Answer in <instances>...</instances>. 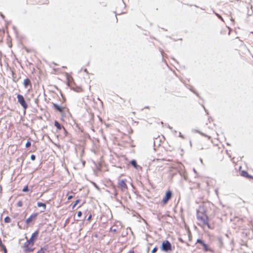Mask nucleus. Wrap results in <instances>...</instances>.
Segmentation results:
<instances>
[{"label":"nucleus","instance_id":"57","mask_svg":"<svg viewBox=\"0 0 253 253\" xmlns=\"http://www.w3.org/2000/svg\"><path fill=\"white\" fill-rule=\"evenodd\" d=\"M114 13H115L116 14V11H114Z\"/></svg>","mask_w":253,"mask_h":253},{"label":"nucleus","instance_id":"19","mask_svg":"<svg viewBox=\"0 0 253 253\" xmlns=\"http://www.w3.org/2000/svg\"><path fill=\"white\" fill-rule=\"evenodd\" d=\"M241 175L246 178H247V177L249 176V174L247 171L242 170L241 172Z\"/></svg>","mask_w":253,"mask_h":253},{"label":"nucleus","instance_id":"29","mask_svg":"<svg viewBox=\"0 0 253 253\" xmlns=\"http://www.w3.org/2000/svg\"><path fill=\"white\" fill-rule=\"evenodd\" d=\"M83 213H82V212L81 211H79L78 212H77V216L78 217H81Z\"/></svg>","mask_w":253,"mask_h":253},{"label":"nucleus","instance_id":"2","mask_svg":"<svg viewBox=\"0 0 253 253\" xmlns=\"http://www.w3.org/2000/svg\"><path fill=\"white\" fill-rule=\"evenodd\" d=\"M39 234V231L38 230L35 231L32 233L30 238L29 240H27L24 244H26L27 245H31V246H34L35 242L38 239Z\"/></svg>","mask_w":253,"mask_h":253},{"label":"nucleus","instance_id":"58","mask_svg":"<svg viewBox=\"0 0 253 253\" xmlns=\"http://www.w3.org/2000/svg\"><path fill=\"white\" fill-rule=\"evenodd\" d=\"M97 253V252H95V253Z\"/></svg>","mask_w":253,"mask_h":253},{"label":"nucleus","instance_id":"11","mask_svg":"<svg viewBox=\"0 0 253 253\" xmlns=\"http://www.w3.org/2000/svg\"><path fill=\"white\" fill-rule=\"evenodd\" d=\"M23 84L25 88H28V86H30L31 87H32L31 81L28 78H26L24 80Z\"/></svg>","mask_w":253,"mask_h":253},{"label":"nucleus","instance_id":"12","mask_svg":"<svg viewBox=\"0 0 253 253\" xmlns=\"http://www.w3.org/2000/svg\"><path fill=\"white\" fill-rule=\"evenodd\" d=\"M200 209H201L202 211H201L200 210H197L196 216L197 219H198L199 216H204L206 215L205 213V211L203 208H200Z\"/></svg>","mask_w":253,"mask_h":253},{"label":"nucleus","instance_id":"53","mask_svg":"<svg viewBox=\"0 0 253 253\" xmlns=\"http://www.w3.org/2000/svg\"><path fill=\"white\" fill-rule=\"evenodd\" d=\"M116 20H117V21H118V18H117V16H116Z\"/></svg>","mask_w":253,"mask_h":253},{"label":"nucleus","instance_id":"56","mask_svg":"<svg viewBox=\"0 0 253 253\" xmlns=\"http://www.w3.org/2000/svg\"><path fill=\"white\" fill-rule=\"evenodd\" d=\"M125 12H122L121 13H125Z\"/></svg>","mask_w":253,"mask_h":253},{"label":"nucleus","instance_id":"15","mask_svg":"<svg viewBox=\"0 0 253 253\" xmlns=\"http://www.w3.org/2000/svg\"><path fill=\"white\" fill-rule=\"evenodd\" d=\"M130 164L131 166L135 169H138V168H141L139 166H138L137 164V162L135 160H131L130 162Z\"/></svg>","mask_w":253,"mask_h":253},{"label":"nucleus","instance_id":"38","mask_svg":"<svg viewBox=\"0 0 253 253\" xmlns=\"http://www.w3.org/2000/svg\"><path fill=\"white\" fill-rule=\"evenodd\" d=\"M247 178L253 179V176L249 174V176L247 177Z\"/></svg>","mask_w":253,"mask_h":253},{"label":"nucleus","instance_id":"22","mask_svg":"<svg viewBox=\"0 0 253 253\" xmlns=\"http://www.w3.org/2000/svg\"><path fill=\"white\" fill-rule=\"evenodd\" d=\"M4 221L5 223H9L11 221V218L8 216H6L4 219Z\"/></svg>","mask_w":253,"mask_h":253},{"label":"nucleus","instance_id":"21","mask_svg":"<svg viewBox=\"0 0 253 253\" xmlns=\"http://www.w3.org/2000/svg\"><path fill=\"white\" fill-rule=\"evenodd\" d=\"M250 6V7H251V11H249L248 10V13H247V14L248 16H251L253 14V11L252 10V8H253V6L252 5H251L250 3L249 4Z\"/></svg>","mask_w":253,"mask_h":253},{"label":"nucleus","instance_id":"18","mask_svg":"<svg viewBox=\"0 0 253 253\" xmlns=\"http://www.w3.org/2000/svg\"><path fill=\"white\" fill-rule=\"evenodd\" d=\"M37 206L38 207H42L43 208V211L45 210L46 207V204L45 203L40 202L37 203Z\"/></svg>","mask_w":253,"mask_h":253},{"label":"nucleus","instance_id":"35","mask_svg":"<svg viewBox=\"0 0 253 253\" xmlns=\"http://www.w3.org/2000/svg\"><path fill=\"white\" fill-rule=\"evenodd\" d=\"M166 126L169 128V129L172 130V127H171L169 124H166Z\"/></svg>","mask_w":253,"mask_h":253},{"label":"nucleus","instance_id":"34","mask_svg":"<svg viewBox=\"0 0 253 253\" xmlns=\"http://www.w3.org/2000/svg\"><path fill=\"white\" fill-rule=\"evenodd\" d=\"M179 136L183 139L184 138V135H183L180 132H179Z\"/></svg>","mask_w":253,"mask_h":253},{"label":"nucleus","instance_id":"7","mask_svg":"<svg viewBox=\"0 0 253 253\" xmlns=\"http://www.w3.org/2000/svg\"><path fill=\"white\" fill-rule=\"evenodd\" d=\"M196 243L201 244L203 246L205 252H208L211 251L208 245L206 244L203 240L201 239H198L197 240Z\"/></svg>","mask_w":253,"mask_h":253},{"label":"nucleus","instance_id":"16","mask_svg":"<svg viewBox=\"0 0 253 253\" xmlns=\"http://www.w3.org/2000/svg\"><path fill=\"white\" fill-rule=\"evenodd\" d=\"M60 133L63 135V137L67 136L69 134L64 127L60 130Z\"/></svg>","mask_w":253,"mask_h":253},{"label":"nucleus","instance_id":"28","mask_svg":"<svg viewBox=\"0 0 253 253\" xmlns=\"http://www.w3.org/2000/svg\"><path fill=\"white\" fill-rule=\"evenodd\" d=\"M30 158H31V160L32 161H35V159H36V156H35V155H34V154H32V155L31 156Z\"/></svg>","mask_w":253,"mask_h":253},{"label":"nucleus","instance_id":"27","mask_svg":"<svg viewBox=\"0 0 253 253\" xmlns=\"http://www.w3.org/2000/svg\"><path fill=\"white\" fill-rule=\"evenodd\" d=\"M213 13L217 16V17L222 20L223 21V18H222V17L221 16V15H220L219 14L215 12L214 11H213Z\"/></svg>","mask_w":253,"mask_h":253},{"label":"nucleus","instance_id":"54","mask_svg":"<svg viewBox=\"0 0 253 253\" xmlns=\"http://www.w3.org/2000/svg\"><path fill=\"white\" fill-rule=\"evenodd\" d=\"M163 51H161V54H162V55H163Z\"/></svg>","mask_w":253,"mask_h":253},{"label":"nucleus","instance_id":"44","mask_svg":"<svg viewBox=\"0 0 253 253\" xmlns=\"http://www.w3.org/2000/svg\"><path fill=\"white\" fill-rule=\"evenodd\" d=\"M0 16L2 18V19H4V16L3 15V14H2V13L0 14Z\"/></svg>","mask_w":253,"mask_h":253},{"label":"nucleus","instance_id":"37","mask_svg":"<svg viewBox=\"0 0 253 253\" xmlns=\"http://www.w3.org/2000/svg\"><path fill=\"white\" fill-rule=\"evenodd\" d=\"M73 195H69V196H68V200H70L72 199V198H73Z\"/></svg>","mask_w":253,"mask_h":253},{"label":"nucleus","instance_id":"1","mask_svg":"<svg viewBox=\"0 0 253 253\" xmlns=\"http://www.w3.org/2000/svg\"><path fill=\"white\" fill-rule=\"evenodd\" d=\"M161 250L165 253H168L172 251L173 249L170 242L168 240H165L162 243Z\"/></svg>","mask_w":253,"mask_h":253},{"label":"nucleus","instance_id":"45","mask_svg":"<svg viewBox=\"0 0 253 253\" xmlns=\"http://www.w3.org/2000/svg\"><path fill=\"white\" fill-rule=\"evenodd\" d=\"M128 253H134V252L133 251H129Z\"/></svg>","mask_w":253,"mask_h":253},{"label":"nucleus","instance_id":"13","mask_svg":"<svg viewBox=\"0 0 253 253\" xmlns=\"http://www.w3.org/2000/svg\"><path fill=\"white\" fill-rule=\"evenodd\" d=\"M48 249V245H45L43 247H41L36 253H45V252L47 251Z\"/></svg>","mask_w":253,"mask_h":253},{"label":"nucleus","instance_id":"5","mask_svg":"<svg viewBox=\"0 0 253 253\" xmlns=\"http://www.w3.org/2000/svg\"><path fill=\"white\" fill-rule=\"evenodd\" d=\"M198 220L201 221L203 223V224L204 225H206L208 227V228H211V225L209 222V217L207 215L204 216H199Z\"/></svg>","mask_w":253,"mask_h":253},{"label":"nucleus","instance_id":"9","mask_svg":"<svg viewBox=\"0 0 253 253\" xmlns=\"http://www.w3.org/2000/svg\"><path fill=\"white\" fill-rule=\"evenodd\" d=\"M33 246H31V245H27L26 244H24L23 247L24 248V252L25 253L33 252L35 250L34 248H32Z\"/></svg>","mask_w":253,"mask_h":253},{"label":"nucleus","instance_id":"50","mask_svg":"<svg viewBox=\"0 0 253 253\" xmlns=\"http://www.w3.org/2000/svg\"><path fill=\"white\" fill-rule=\"evenodd\" d=\"M85 163V162L84 161V162H83V164L84 165Z\"/></svg>","mask_w":253,"mask_h":253},{"label":"nucleus","instance_id":"46","mask_svg":"<svg viewBox=\"0 0 253 253\" xmlns=\"http://www.w3.org/2000/svg\"><path fill=\"white\" fill-rule=\"evenodd\" d=\"M193 171L195 173H197V171L195 169H193Z\"/></svg>","mask_w":253,"mask_h":253},{"label":"nucleus","instance_id":"17","mask_svg":"<svg viewBox=\"0 0 253 253\" xmlns=\"http://www.w3.org/2000/svg\"><path fill=\"white\" fill-rule=\"evenodd\" d=\"M0 247L1 248V249L3 250L4 253H7V249L4 246V245L2 243L1 240L0 238Z\"/></svg>","mask_w":253,"mask_h":253},{"label":"nucleus","instance_id":"3","mask_svg":"<svg viewBox=\"0 0 253 253\" xmlns=\"http://www.w3.org/2000/svg\"><path fill=\"white\" fill-rule=\"evenodd\" d=\"M17 102L21 105L24 110H26L27 109L28 106L23 96L21 94H18L17 95Z\"/></svg>","mask_w":253,"mask_h":253},{"label":"nucleus","instance_id":"4","mask_svg":"<svg viewBox=\"0 0 253 253\" xmlns=\"http://www.w3.org/2000/svg\"><path fill=\"white\" fill-rule=\"evenodd\" d=\"M172 196V192L169 190L166 192L165 196L162 200V202L164 205H166L168 201L171 198Z\"/></svg>","mask_w":253,"mask_h":253},{"label":"nucleus","instance_id":"20","mask_svg":"<svg viewBox=\"0 0 253 253\" xmlns=\"http://www.w3.org/2000/svg\"><path fill=\"white\" fill-rule=\"evenodd\" d=\"M31 146V138H29L25 144V147H26V148H29Z\"/></svg>","mask_w":253,"mask_h":253},{"label":"nucleus","instance_id":"43","mask_svg":"<svg viewBox=\"0 0 253 253\" xmlns=\"http://www.w3.org/2000/svg\"><path fill=\"white\" fill-rule=\"evenodd\" d=\"M2 189V186L1 185H0V193H1Z\"/></svg>","mask_w":253,"mask_h":253},{"label":"nucleus","instance_id":"33","mask_svg":"<svg viewBox=\"0 0 253 253\" xmlns=\"http://www.w3.org/2000/svg\"><path fill=\"white\" fill-rule=\"evenodd\" d=\"M190 90L192 91L193 93H194L195 94H196L197 96H199V94L197 92H196L195 90H193L191 88H190Z\"/></svg>","mask_w":253,"mask_h":253},{"label":"nucleus","instance_id":"23","mask_svg":"<svg viewBox=\"0 0 253 253\" xmlns=\"http://www.w3.org/2000/svg\"><path fill=\"white\" fill-rule=\"evenodd\" d=\"M80 200L77 199L75 201L74 204L72 205V209H74L75 207L80 203Z\"/></svg>","mask_w":253,"mask_h":253},{"label":"nucleus","instance_id":"24","mask_svg":"<svg viewBox=\"0 0 253 253\" xmlns=\"http://www.w3.org/2000/svg\"><path fill=\"white\" fill-rule=\"evenodd\" d=\"M29 191H30V189H29L28 185H26L25 186H24L22 189V191L24 192H29Z\"/></svg>","mask_w":253,"mask_h":253},{"label":"nucleus","instance_id":"14","mask_svg":"<svg viewBox=\"0 0 253 253\" xmlns=\"http://www.w3.org/2000/svg\"><path fill=\"white\" fill-rule=\"evenodd\" d=\"M54 125L56 127L58 130H61L64 126L61 125L57 121L55 120L54 122Z\"/></svg>","mask_w":253,"mask_h":253},{"label":"nucleus","instance_id":"25","mask_svg":"<svg viewBox=\"0 0 253 253\" xmlns=\"http://www.w3.org/2000/svg\"><path fill=\"white\" fill-rule=\"evenodd\" d=\"M17 206L18 207H21L23 206V202L21 201H19L17 203Z\"/></svg>","mask_w":253,"mask_h":253},{"label":"nucleus","instance_id":"6","mask_svg":"<svg viewBox=\"0 0 253 253\" xmlns=\"http://www.w3.org/2000/svg\"><path fill=\"white\" fill-rule=\"evenodd\" d=\"M126 179H122L118 181V185L120 186L121 190L125 191L127 189V186L126 184Z\"/></svg>","mask_w":253,"mask_h":253},{"label":"nucleus","instance_id":"31","mask_svg":"<svg viewBox=\"0 0 253 253\" xmlns=\"http://www.w3.org/2000/svg\"><path fill=\"white\" fill-rule=\"evenodd\" d=\"M201 133L202 135L205 136H206V137H207L208 138V139H210L211 138V136H208V135H206V134H204V133H202V132H201V133Z\"/></svg>","mask_w":253,"mask_h":253},{"label":"nucleus","instance_id":"26","mask_svg":"<svg viewBox=\"0 0 253 253\" xmlns=\"http://www.w3.org/2000/svg\"><path fill=\"white\" fill-rule=\"evenodd\" d=\"M158 251V247H155L151 251V253H155Z\"/></svg>","mask_w":253,"mask_h":253},{"label":"nucleus","instance_id":"39","mask_svg":"<svg viewBox=\"0 0 253 253\" xmlns=\"http://www.w3.org/2000/svg\"><path fill=\"white\" fill-rule=\"evenodd\" d=\"M203 107L204 108V110L206 112L207 114L208 115V111L206 109V108L205 107V106L204 105H202Z\"/></svg>","mask_w":253,"mask_h":253},{"label":"nucleus","instance_id":"36","mask_svg":"<svg viewBox=\"0 0 253 253\" xmlns=\"http://www.w3.org/2000/svg\"><path fill=\"white\" fill-rule=\"evenodd\" d=\"M35 102L36 104H38L39 103V99L38 98L35 99Z\"/></svg>","mask_w":253,"mask_h":253},{"label":"nucleus","instance_id":"47","mask_svg":"<svg viewBox=\"0 0 253 253\" xmlns=\"http://www.w3.org/2000/svg\"><path fill=\"white\" fill-rule=\"evenodd\" d=\"M200 161L202 163H203V160L201 158L200 159Z\"/></svg>","mask_w":253,"mask_h":253},{"label":"nucleus","instance_id":"52","mask_svg":"<svg viewBox=\"0 0 253 253\" xmlns=\"http://www.w3.org/2000/svg\"><path fill=\"white\" fill-rule=\"evenodd\" d=\"M13 28L14 30H15V27L14 26L13 27Z\"/></svg>","mask_w":253,"mask_h":253},{"label":"nucleus","instance_id":"10","mask_svg":"<svg viewBox=\"0 0 253 253\" xmlns=\"http://www.w3.org/2000/svg\"><path fill=\"white\" fill-rule=\"evenodd\" d=\"M38 213L35 212L32 213L26 220H25V222L27 224H30L33 220L38 216Z\"/></svg>","mask_w":253,"mask_h":253},{"label":"nucleus","instance_id":"51","mask_svg":"<svg viewBox=\"0 0 253 253\" xmlns=\"http://www.w3.org/2000/svg\"><path fill=\"white\" fill-rule=\"evenodd\" d=\"M190 144L191 146H192V142H191V141H190Z\"/></svg>","mask_w":253,"mask_h":253},{"label":"nucleus","instance_id":"41","mask_svg":"<svg viewBox=\"0 0 253 253\" xmlns=\"http://www.w3.org/2000/svg\"><path fill=\"white\" fill-rule=\"evenodd\" d=\"M218 240H219V241L220 242V244L221 245L222 244V240H221V238H218Z\"/></svg>","mask_w":253,"mask_h":253},{"label":"nucleus","instance_id":"55","mask_svg":"<svg viewBox=\"0 0 253 253\" xmlns=\"http://www.w3.org/2000/svg\"><path fill=\"white\" fill-rule=\"evenodd\" d=\"M123 3H124V5H125V6H126V4H125V3H124V2H123Z\"/></svg>","mask_w":253,"mask_h":253},{"label":"nucleus","instance_id":"32","mask_svg":"<svg viewBox=\"0 0 253 253\" xmlns=\"http://www.w3.org/2000/svg\"><path fill=\"white\" fill-rule=\"evenodd\" d=\"M117 231L116 229L114 228L113 229L112 227H111L110 229V231H112L113 232H116Z\"/></svg>","mask_w":253,"mask_h":253},{"label":"nucleus","instance_id":"48","mask_svg":"<svg viewBox=\"0 0 253 253\" xmlns=\"http://www.w3.org/2000/svg\"><path fill=\"white\" fill-rule=\"evenodd\" d=\"M117 196V193H115V197H116Z\"/></svg>","mask_w":253,"mask_h":253},{"label":"nucleus","instance_id":"8","mask_svg":"<svg viewBox=\"0 0 253 253\" xmlns=\"http://www.w3.org/2000/svg\"><path fill=\"white\" fill-rule=\"evenodd\" d=\"M52 108L55 110V111L61 113L64 112V110L65 109L64 107L54 103H52Z\"/></svg>","mask_w":253,"mask_h":253},{"label":"nucleus","instance_id":"49","mask_svg":"<svg viewBox=\"0 0 253 253\" xmlns=\"http://www.w3.org/2000/svg\"><path fill=\"white\" fill-rule=\"evenodd\" d=\"M84 71L85 72H87V69H85L84 70Z\"/></svg>","mask_w":253,"mask_h":253},{"label":"nucleus","instance_id":"42","mask_svg":"<svg viewBox=\"0 0 253 253\" xmlns=\"http://www.w3.org/2000/svg\"><path fill=\"white\" fill-rule=\"evenodd\" d=\"M179 241L181 243H184L183 240L181 238H179Z\"/></svg>","mask_w":253,"mask_h":253},{"label":"nucleus","instance_id":"30","mask_svg":"<svg viewBox=\"0 0 253 253\" xmlns=\"http://www.w3.org/2000/svg\"><path fill=\"white\" fill-rule=\"evenodd\" d=\"M92 217L91 213H90L89 216L87 217V218L86 219L87 221H90Z\"/></svg>","mask_w":253,"mask_h":253},{"label":"nucleus","instance_id":"40","mask_svg":"<svg viewBox=\"0 0 253 253\" xmlns=\"http://www.w3.org/2000/svg\"><path fill=\"white\" fill-rule=\"evenodd\" d=\"M171 130V131H172V132L174 134H175L176 133V132H177L176 130H173V129H172V130Z\"/></svg>","mask_w":253,"mask_h":253}]
</instances>
